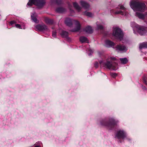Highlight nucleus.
Segmentation results:
<instances>
[{
	"instance_id": "19",
	"label": "nucleus",
	"mask_w": 147,
	"mask_h": 147,
	"mask_svg": "<svg viewBox=\"0 0 147 147\" xmlns=\"http://www.w3.org/2000/svg\"><path fill=\"white\" fill-rule=\"evenodd\" d=\"M45 22L48 24H51L53 23V20H52L47 18H45Z\"/></svg>"
},
{
	"instance_id": "29",
	"label": "nucleus",
	"mask_w": 147,
	"mask_h": 147,
	"mask_svg": "<svg viewBox=\"0 0 147 147\" xmlns=\"http://www.w3.org/2000/svg\"><path fill=\"white\" fill-rule=\"evenodd\" d=\"M56 33L55 32L53 31L52 32V36L54 37H55L56 36Z\"/></svg>"
},
{
	"instance_id": "6",
	"label": "nucleus",
	"mask_w": 147,
	"mask_h": 147,
	"mask_svg": "<svg viewBox=\"0 0 147 147\" xmlns=\"http://www.w3.org/2000/svg\"><path fill=\"white\" fill-rule=\"evenodd\" d=\"M45 3V2L43 0H29L27 5L31 6L34 4L38 8H40L43 6Z\"/></svg>"
},
{
	"instance_id": "11",
	"label": "nucleus",
	"mask_w": 147,
	"mask_h": 147,
	"mask_svg": "<svg viewBox=\"0 0 147 147\" xmlns=\"http://www.w3.org/2000/svg\"><path fill=\"white\" fill-rule=\"evenodd\" d=\"M118 122V121H115L114 119H111L109 123H106L102 124L104 125L107 126L108 127H110V129H111V127L112 126H114L116 123Z\"/></svg>"
},
{
	"instance_id": "22",
	"label": "nucleus",
	"mask_w": 147,
	"mask_h": 147,
	"mask_svg": "<svg viewBox=\"0 0 147 147\" xmlns=\"http://www.w3.org/2000/svg\"><path fill=\"white\" fill-rule=\"evenodd\" d=\"M120 60L121 61V63L124 64L128 62V60L126 58H120Z\"/></svg>"
},
{
	"instance_id": "13",
	"label": "nucleus",
	"mask_w": 147,
	"mask_h": 147,
	"mask_svg": "<svg viewBox=\"0 0 147 147\" xmlns=\"http://www.w3.org/2000/svg\"><path fill=\"white\" fill-rule=\"evenodd\" d=\"M105 46L107 47H113V48L114 46L115 45V43L110 40H107L105 41Z\"/></svg>"
},
{
	"instance_id": "18",
	"label": "nucleus",
	"mask_w": 147,
	"mask_h": 147,
	"mask_svg": "<svg viewBox=\"0 0 147 147\" xmlns=\"http://www.w3.org/2000/svg\"><path fill=\"white\" fill-rule=\"evenodd\" d=\"M139 48L140 49L147 48V42H144L140 44Z\"/></svg>"
},
{
	"instance_id": "12",
	"label": "nucleus",
	"mask_w": 147,
	"mask_h": 147,
	"mask_svg": "<svg viewBox=\"0 0 147 147\" xmlns=\"http://www.w3.org/2000/svg\"><path fill=\"white\" fill-rule=\"evenodd\" d=\"M80 3L85 9L88 10H89L90 9L89 5L86 2L84 1H80Z\"/></svg>"
},
{
	"instance_id": "7",
	"label": "nucleus",
	"mask_w": 147,
	"mask_h": 147,
	"mask_svg": "<svg viewBox=\"0 0 147 147\" xmlns=\"http://www.w3.org/2000/svg\"><path fill=\"white\" fill-rule=\"evenodd\" d=\"M119 9L123 10H119V11H115L114 13L115 14H120L122 15L127 16L128 14V13L126 11V9L122 5H119Z\"/></svg>"
},
{
	"instance_id": "28",
	"label": "nucleus",
	"mask_w": 147,
	"mask_h": 147,
	"mask_svg": "<svg viewBox=\"0 0 147 147\" xmlns=\"http://www.w3.org/2000/svg\"><path fill=\"white\" fill-rule=\"evenodd\" d=\"M143 81L144 83L146 84H147V81L146 80V77H144L143 78Z\"/></svg>"
},
{
	"instance_id": "3",
	"label": "nucleus",
	"mask_w": 147,
	"mask_h": 147,
	"mask_svg": "<svg viewBox=\"0 0 147 147\" xmlns=\"http://www.w3.org/2000/svg\"><path fill=\"white\" fill-rule=\"evenodd\" d=\"M65 23L66 25L69 26H71L73 23L75 24L76 26V28L75 29L72 31V32L77 31L79 30L81 28L80 24L79 22L77 20H72L69 18H67L65 21Z\"/></svg>"
},
{
	"instance_id": "34",
	"label": "nucleus",
	"mask_w": 147,
	"mask_h": 147,
	"mask_svg": "<svg viewBox=\"0 0 147 147\" xmlns=\"http://www.w3.org/2000/svg\"><path fill=\"white\" fill-rule=\"evenodd\" d=\"M35 147H39V146H36Z\"/></svg>"
},
{
	"instance_id": "16",
	"label": "nucleus",
	"mask_w": 147,
	"mask_h": 147,
	"mask_svg": "<svg viewBox=\"0 0 147 147\" xmlns=\"http://www.w3.org/2000/svg\"><path fill=\"white\" fill-rule=\"evenodd\" d=\"M84 14L90 17H92L94 16V14L92 13L86 11L84 12Z\"/></svg>"
},
{
	"instance_id": "25",
	"label": "nucleus",
	"mask_w": 147,
	"mask_h": 147,
	"mask_svg": "<svg viewBox=\"0 0 147 147\" xmlns=\"http://www.w3.org/2000/svg\"><path fill=\"white\" fill-rule=\"evenodd\" d=\"M97 28L98 29L102 30L103 28V26L102 25L100 24L99 25H97Z\"/></svg>"
},
{
	"instance_id": "32",
	"label": "nucleus",
	"mask_w": 147,
	"mask_h": 147,
	"mask_svg": "<svg viewBox=\"0 0 147 147\" xmlns=\"http://www.w3.org/2000/svg\"><path fill=\"white\" fill-rule=\"evenodd\" d=\"M15 23V22L14 21H11L10 22V23L11 24H14Z\"/></svg>"
},
{
	"instance_id": "2",
	"label": "nucleus",
	"mask_w": 147,
	"mask_h": 147,
	"mask_svg": "<svg viewBox=\"0 0 147 147\" xmlns=\"http://www.w3.org/2000/svg\"><path fill=\"white\" fill-rule=\"evenodd\" d=\"M116 60V58L114 57H111L109 58L107 60L106 62H104L103 61H100L99 62L101 67L104 68L112 69L113 70H116V67L114 66L113 64V61Z\"/></svg>"
},
{
	"instance_id": "20",
	"label": "nucleus",
	"mask_w": 147,
	"mask_h": 147,
	"mask_svg": "<svg viewBox=\"0 0 147 147\" xmlns=\"http://www.w3.org/2000/svg\"><path fill=\"white\" fill-rule=\"evenodd\" d=\"M136 16L140 19H144V16L140 13L136 12Z\"/></svg>"
},
{
	"instance_id": "27",
	"label": "nucleus",
	"mask_w": 147,
	"mask_h": 147,
	"mask_svg": "<svg viewBox=\"0 0 147 147\" xmlns=\"http://www.w3.org/2000/svg\"><path fill=\"white\" fill-rule=\"evenodd\" d=\"M62 0H56V2L57 4H59L61 3Z\"/></svg>"
},
{
	"instance_id": "36",
	"label": "nucleus",
	"mask_w": 147,
	"mask_h": 147,
	"mask_svg": "<svg viewBox=\"0 0 147 147\" xmlns=\"http://www.w3.org/2000/svg\"><path fill=\"white\" fill-rule=\"evenodd\" d=\"M115 63L116 65H117V64L116 63V62H115Z\"/></svg>"
},
{
	"instance_id": "31",
	"label": "nucleus",
	"mask_w": 147,
	"mask_h": 147,
	"mask_svg": "<svg viewBox=\"0 0 147 147\" xmlns=\"http://www.w3.org/2000/svg\"><path fill=\"white\" fill-rule=\"evenodd\" d=\"M94 66L96 68H97L98 67V63L97 62H96L94 64Z\"/></svg>"
},
{
	"instance_id": "10",
	"label": "nucleus",
	"mask_w": 147,
	"mask_h": 147,
	"mask_svg": "<svg viewBox=\"0 0 147 147\" xmlns=\"http://www.w3.org/2000/svg\"><path fill=\"white\" fill-rule=\"evenodd\" d=\"M126 137V134L123 131L120 130L117 132L115 137L118 139H123Z\"/></svg>"
},
{
	"instance_id": "14",
	"label": "nucleus",
	"mask_w": 147,
	"mask_h": 147,
	"mask_svg": "<svg viewBox=\"0 0 147 147\" xmlns=\"http://www.w3.org/2000/svg\"><path fill=\"white\" fill-rule=\"evenodd\" d=\"M80 40L82 43L84 42L88 43V41L87 38L86 37L84 36H82L80 37Z\"/></svg>"
},
{
	"instance_id": "35",
	"label": "nucleus",
	"mask_w": 147,
	"mask_h": 147,
	"mask_svg": "<svg viewBox=\"0 0 147 147\" xmlns=\"http://www.w3.org/2000/svg\"><path fill=\"white\" fill-rule=\"evenodd\" d=\"M91 55V54H89V55Z\"/></svg>"
},
{
	"instance_id": "5",
	"label": "nucleus",
	"mask_w": 147,
	"mask_h": 147,
	"mask_svg": "<svg viewBox=\"0 0 147 147\" xmlns=\"http://www.w3.org/2000/svg\"><path fill=\"white\" fill-rule=\"evenodd\" d=\"M113 35L116 38L121 40L123 34L120 29L117 27H115L113 28Z\"/></svg>"
},
{
	"instance_id": "24",
	"label": "nucleus",
	"mask_w": 147,
	"mask_h": 147,
	"mask_svg": "<svg viewBox=\"0 0 147 147\" xmlns=\"http://www.w3.org/2000/svg\"><path fill=\"white\" fill-rule=\"evenodd\" d=\"M35 14V13H34L32 14L31 16V18L32 19V20L34 22H35L37 23V19L36 17H34V14Z\"/></svg>"
},
{
	"instance_id": "4",
	"label": "nucleus",
	"mask_w": 147,
	"mask_h": 147,
	"mask_svg": "<svg viewBox=\"0 0 147 147\" xmlns=\"http://www.w3.org/2000/svg\"><path fill=\"white\" fill-rule=\"evenodd\" d=\"M131 26L133 28H135L138 33L141 35L144 34L147 32L146 28L138 25L135 22H132Z\"/></svg>"
},
{
	"instance_id": "17",
	"label": "nucleus",
	"mask_w": 147,
	"mask_h": 147,
	"mask_svg": "<svg viewBox=\"0 0 147 147\" xmlns=\"http://www.w3.org/2000/svg\"><path fill=\"white\" fill-rule=\"evenodd\" d=\"M73 5L74 7L78 11H79L81 9V7L78 5L76 2L73 3Z\"/></svg>"
},
{
	"instance_id": "8",
	"label": "nucleus",
	"mask_w": 147,
	"mask_h": 147,
	"mask_svg": "<svg viewBox=\"0 0 147 147\" xmlns=\"http://www.w3.org/2000/svg\"><path fill=\"white\" fill-rule=\"evenodd\" d=\"M114 48L117 51L122 52H125L127 50V48L125 46L121 44L117 45Z\"/></svg>"
},
{
	"instance_id": "30",
	"label": "nucleus",
	"mask_w": 147,
	"mask_h": 147,
	"mask_svg": "<svg viewBox=\"0 0 147 147\" xmlns=\"http://www.w3.org/2000/svg\"><path fill=\"white\" fill-rule=\"evenodd\" d=\"M15 26L17 28H21V26L19 24H17L15 25Z\"/></svg>"
},
{
	"instance_id": "9",
	"label": "nucleus",
	"mask_w": 147,
	"mask_h": 147,
	"mask_svg": "<svg viewBox=\"0 0 147 147\" xmlns=\"http://www.w3.org/2000/svg\"><path fill=\"white\" fill-rule=\"evenodd\" d=\"M36 28L40 31H48L49 29L47 26L44 24H38L36 26Z\"/></svg>"
},
{
	"instance_id": "33",
	"label": "nucleus",
	"mask_w": 147,
	"mask_h": 147,
	"mask_svg": "<svg viewBox=\"0 0 147 147\" xmlns=\"http://www.w3.org/2000/svg\"><path fill=\"white\" fill-rule=\"evenodd\" d=\"M146 13V15L147 16V12Z\"/></svg>"
},
{
	"instance_id": "1",
	"label": "nucleus",
	"mask_w": 147,
	"mask_h": 147,
	"mask_svg": "<svg viewBox=\"0 0 147 147\" xmlns=\"http://www.w3.org/2000/svg\"><path fill=\"white\" fill-rule=\"evenodd\" d=\"M129 5L134 11H144L146 9L145 4L141 2L139 0H131Z\"/></svg>"
},
{
	"instance_id": "23",
	"label": "nucleus",
	"mask_w": 147,
	"mask_h": 147,
	"mask_svg": "<svg viewBox=\"0 0 147 147\" xmlns=\"http://www.w3.org/2000/svg\"><path fill=\"white\" fill-rule=\"evenodd\" d=\"M63 37H66L68 36V33L66 31H63L61 34Z\"/></svg>"
},
{
	"instance_id": "26",
	"label": "nucleus",
	"mask_w": 147,
	"mask_h": 147,
	"mask_svg": "<svg viewBox=\"0 0 147 147\" xmlns=\"http://www.w3.org/2000/svg\"><path fill=\"white\" fill-rule=\"evenodd\" d=\"M111 76L113 78L117 76V74L115 73H110Z\"/></svg>"
},
{
	"instance_id": "15",
	"label": "nucleus",
	"mask_w": 147,
	"mask_h": 147,
	"mask_svg": "<svg viewBox=\"0 0 147 147\" xmlns=\"http://www.w3.org/2000/svg\"><path fill=\"white\" fill-rule=\"evenodd\" d=\"M85 31L88 33H92L93 31L92 30L91 27L90 26H88L86 27L84 29Z\"/></svg>"
},
{
	"instance_id": "21",
	"label": "nucleus",
	"mask_w": 147,
	"mask_h": 147,
	"mask_svg": "<svg viewBox=\"0 0 147 147\" xmlns=\"http://www.w3.org/2000/svg\"><path fill=\"white\" fill-rule=\"evenodd\" d=\"M56 11L58 13H61L64 12L65 11V9L62 7H59L57 8Z\"/></svg>"
}]
</instances>
